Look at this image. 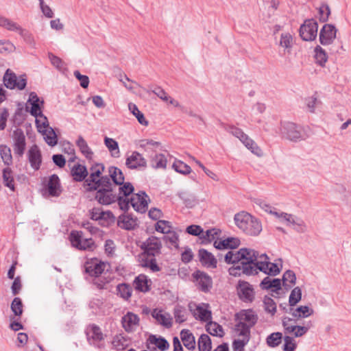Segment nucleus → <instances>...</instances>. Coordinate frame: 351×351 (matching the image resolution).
<instances>
[{"label":"nucleus","instance_id":"nucleus-27","mask_svg":"<svg viewBox=\"0 0 351 351\" xmlns=\"http://www.w3.org/2000/svg\"><path fill=\"white\" fill-rule=\"evenodd\" d=\"M109 178L112 179L114 186L119 185V186H123L125 183L124 182L125 178L122 171L118 167L111 166L108 168Z\"/></svg>","mask_w":351,"mask_h":351},{"label":"nucleus","instance_id":"nucleus-36","mask_svg":"<svg viewBox=\"0 0 351 351\" xmlns=\"http://www.w3.org/2000/svg\"><path fill=\"white\" fill-rule=\"evenodd\" d=\"M0 27L8 31L18 32L21 26L12 20L0 15Z\"/></svg>","mask_w":351,"mask_h":351},{"label":"nucleus","instance_id":"nucleus-31","mask_svg":"<svg viewBox=\"0 0 351 351\" xmlns=\"http://www.w3.org/2000/svg\"><path fill=\"white\" fill-rule=\"evenodd\" d=\"M289 313L295 318H305L311 315L313 310L307 306H300L296 308H290Z\"/></svg>","mask_w":351,"mask_h":351},{"label":"nucleus","instance_id":"nucleus-47","mask_svg":"<svg viewBox=\"0 0 351 351\" xmlns=\"http://www.w3.org/2000/svg\"><path fill=\"white\" fill-rule=\"evenodd\" d=\"M0 155L2 160L5 165H10L12 163L11 149L8 146L5 145H0Z\"/></svg>","mask_w":351,"mask_h":351},{"label":"nucleus","instance_id":"nucleus-35","mask_svg":"<svg viewBox=\"0 0 351 351\" xmlns=\"http://www.w3.org/2000/svg\"><path fill=\"white\" fill-rule=\"evenodd\" d=\"M3 183L11 191H14L15 185L13 177V173L10 167H6L3 170Z\"/></svg>","mask_w":351,"mask_h":351},{"label":"nucleus","instance_id":"nucleus-21","mask_svg":"<svg viewBox=\"0 0 351 351\" xmlns=\"http://www.w3.org/2000/svg\"><path fill=\"white\" fill-rule=\"evenodd\" d=\"M121 324L128 332H130L136 330L139 324V317L137 315L128 312L121 319Z\"/></svg>","mask_w":351,"mask_h":351},{"label":"nucleus","instance_id":"nucleus-40","mask_svg":"<svg viewBox=\"0 0 351 351\" xmlns=\"http://www.w3.org/2000/svg\"><path fill=\"white\" fill-rule=\"evenodd\" d=\"M150 162L152 167L154 169H165L167 160L165 155L158 154L151 158Z\"/></svg>","mask_w":351,"mask_h":351},{"label":"nucleus","instance_id":"nucleus-62","mask_svg":"<svg viewBox=\"0 0 351 351\" xmlns=\"http://www.w3.org/2000/svg\"><path fill=\"white\" fill-rule=\"evenodd\" d=\"M312 324L311 322H309L306 326H297L295 327L293 332L292 334H293L294 337H300L304 335L310 329Z\"/></svg>","mask_w":351,"mask_h":351},{"label":"nucleus","instance_id":"nucleus-11","mask_svg":"<svg viewBox=\"0 0 351 351\" xmlns=\"http://www.w3.org/2000/svg\"><path fill=\"white\" fill-rule=\"evenodd\" d=\"M318 24L314 19H306L300 27V36L305 41L314 40L317 36Z\"/></svg>","mask_w":351,"mask_h":351},{"label":"nucleus","instance_id":"nucleus-7","mask_svg":"<svg viewBox=\"0 0 351 351\" xmlns=\"http://www.w3.org/2000/svg\"><path fill=\"white\" fill-rule=\"evenodd\" d=\"M131 197L123 196L119 199V207L123 210H128L130 206L141 213L147 211L148 207V201L149 198L144 191H140L138 193H131Z\"/></svg>","mask_w":351,"mask_h":351},{"label":"nucleus","instance_id":"nucleus-26","mask_svg":"<svg viewBox=\"0 0 351 351\" xmlns=\"http://www.w3.org/2000/svg\"><path fill=\"white\" fill-rule=\"evenodd\" d=\"M152 315L160 324L166 328H170L172 326V318L169 313H163L160 310L154 309Z\"/></svg>","mask_w":351,"mask_h":351},{"label":"nucleus","instance_id":"nucleus-15","mask_svg":"<svg viewBox=\"0 0 351 351\" xmlns=\"http://www.w3.org/2000/svg\"><path fill=\"white\" fill-rule=\"evenodd\" d=\"M239 298L243 302H252L254 299V291L251 285L245 281H239L237 287Z\"/></svg>","mask_w":351,"mask_h":351},{"label":"nucleus","instance_id":"nucleus-46","mask_svg":"<svg viewBox=\"0 0 351 351\" xmlns=\"http://www.w3.org/2000/svg\"><path fill=\"white\" fill-rule=\"evenodd\" d=\"M199 351H210L211 340L208 335H202L198 339Z\"/></svg>","mask_w":351,"mask_h":351},{"label":"nucleus","instance_id":"nucleus-43","mask_svg":"<svg viewBox=\"0 0 351 351\" xmlns=\"http://www.w3.org/2000/svg\"><path fill=\"white\" fill-rule=\"evenodd\" d=\"M206 330L213 336L223 337V330L221 325L217 322H210L206 325Z\"/></svg>","mask_w":351,"mask_h":351},{"label":"nucleus","instance_id":"nucleus-44","mask_svg":"<svg viewBox=\"0 0 351 351\" xmlns=\"http://www.w3.org/2000/svg\"><path fill=\"white\" fill-rule=\"evenodd\" d=\"M194 316L201 321L207 322L211 319V312L202 306H197L194 311Z\"/></svg>","mask_w":351,"mask_h":351},{"label":"nucleus","instance_id":"nucleus-53","mask_svg":"<svg viewBox=\"0 0 351 351\" xmlns=\"http://www.w3.org/2000/svg\"><path fill=\"white\" fill-rule=\"evenodd\" d=\"M302 298V291L299 287H295L291 292L289 299V305L295 306Z\"/></svg>","mask_w":351,"mask_h":351},{"label":"nucleus","instance_id":"nucleus-6","mask_svg":"<svg viewBox=\"0 0 351 351\" xmlns=\"http://www.w3.org/2000/svg\"><path fill=\"white\" fill-rule=\"evenodd\" d=\"M105 167L101 163H95L89 169V176L84 182V187L87 191H95L100 186H106L109 184L110 178L108 176H101Z\"/></svg>","mask_w":351,"mask_h":351},{"label":"nucleus","instance_id":"nucleus-50","mask_svg":"<svg viewBox=\"0 0 351 351\" xmlns=\"http://www.w3.org/2000/svg\"><path fill=\"white\" fill-rule=\"evenodd\" d=\"M172 167L176 172L183 175H187L191 172V167L181 160H176L173 163Z\"/></svg>","mask_w":351,"mask_h":351},{"label":"nucleus","instance_id":"nucleus-16","mask_svg":"<svg viewBox=\"0 0 351 351\" xmlns=\"http://www.w3.org/2000/svg\"><path fill=\"white\" fill-rule=\"evenodd\" d=\"M236 319L239 322H242V324L251 328L256 324L258 317L253 310L246 309L242 310L237 313Z\"/></svg>","mask_w":351,"mask_h":351},{"label":"nucleus","instance_id":"nucleus-60","mask_svg":"<svg viewBox=\"0 0 351 351\" xmlns=\"http://www.w3.org/2000/svg\"><path fill=\"white\" fill-rule=\"evenodd\" d=\"M17 33L23 38L25 43L29 45H34V36L28 30L21 27Z\"/></svg>","mask_w":351,"mask_h":351},{"label":"nucleus","instance_id":"nucleus-9","mask_svg":"<svg viewBox=\"0 0 351 351\" xmlns=\"http://www.w3.org/2000/svg\"><path fill=\"white\" fill-rule=\"evenodd\" d=\"M71 244L80 250L93 251L96 245L91 238H84L82 231H72L70 234Z\"/></svg>","mask_w":351,"mask_h":351},{"label":"nucleus","instance_id":"nucleus-3","mask_svg":"<svg viewBox=\"0 0 351 351\" xmlns=\"http://www.w3.org/2000/svg\"><path fill=\"white\" fill-rule=\"evenodd\" d=\"M84 271L93 277V284L99 289H106V286L112 280L111 274L108 271L107 265L97 259H92L84 264Z\"/></svg>","mask_w":351,"mask_h":351},{"label":"nucleus","instance_id":"nucleus-10","mask_svg":"<svg viewBox=\"0 0 351 351\" xmlns=\"http://www.w3.org/2000/svg\"><path fill=\"white\" fill-rule=\"evenodd\" d=\"M3 83L5 87L9 89L16 88L22 90L27 85L26 75H21L18 77L12 70L8 69L3 75Z\"/></svg>","mask_w":351,"mask_h":351},{"label":"nucleus","instance_id":"nucleus-28","mask_svg":"<svg viewBox=\"0 0 351 351\" xmlns=\"http://www.w3.org/2000/svg\"><path fill=\"white\" fill-rule=\"evenodd\" d=\"M88 175V171L84 165L77 164L71 169V176L76 182H84Z\"/></svg>","mask_w":351,"mask_h":351},{"label":"nucleus","instance_id":"nucleus-14","mask_svg":"<svg viewBox=\"0 0 351 351\" xmlns=\"http://www.w3.org/2000/svg\"><path fill=\"white\" fill-rule=\"evenodd\" d=\"M337 29L331 24H325L319 32V42L323 45H331L336 38Z\"/></svg>","mask_w":351,"mask_h":351},{"label":"nucleus","instance_id":"nucleus-64","mask_svg":"<svg viewBox=\"0 0 351 351\" xmlns=\"http://www.w3.org/2000/svg\"><path fill=\"white\" fill-rule=\"evenodd\" d=\"M285 343L283 350L285 351H293L296 348V344L294 342L293 337L285 336L284 338Z\"/></svg>","mask_w":351,"mask_h":351},{"label":"nucleus","instance_id":"nucleus-48","mask_svg":"<svg viewBox=\"0 0 351 351\" xmlns=\"http://www.w3.org/2000/svg\"><path fill=\"white\" fill-rule=\"evenodd\" d=\"M163 241L169 247H178V235L173 231H170L169 233L163 236Z\"/></svg>","mask_w":351,"mask_h":351},{"label":"nucleus","instance_id":"nucleus-29","mask_svg":"<svg viewBox=\"0 0 351 351\" xmlns=\"http://www.w3.org/2000/svg\"><path fill=\"white\" fill-rule=\"evenodd\" d=\"M250 329L249 326H245L242 324V322H239L235 324L234 328V336L239 337V339L249 340L250 339Z\"/></svg>","mask_w":351,"mask_h":351},{"label":"nucleus","instance_id":"nucleus-34","mask_svg":"<svg viewBox=\"0 0 351 351\" xmlns=\"http://www.w3.org/2000/svg\"><path fill=\"white\" fill-rule=\"evenodd\" d=\"M220 234V230L219 229L213 228L204 232L203 230L200 239H202V243L206 244L212 242L215 239H217Z\"/></svg>","mask_w":351,"mask_h":351},{"label":"nucleus","instance_id":"nucleus-22","mask_svg":"<svg viewBox=\"0 0 351 351\" xmlns=\"http://www.w3.org/2000/svg\"><path fill=\"white\" fill-rule=\"evenodd\" d=\"M86 337L90 344L96 345L104 339V335L99 327L91 325L86 329Z\"/></svg>","mask_w":351,"mask_h":351},{"label":"nucleus","instance_id":"nucleus-56","mask_svg":"<svg viewBox=\"0 0 351 351\" xmlns=\"http://www.w3.org/2000/svg\"><path fill=\"white\" fill-rule=\"evenodd\" d=\"M155 229L157 232L166 234L171 231V223L165 220H159L156 223Z\"/></svg>","mask_w":351,"mask_h":351},{"label":"nucleus","instance_id":"nucleus-18","mask_svg":"<svg viewBox=\"0 0 351 351\" xmlns=\"http://www.w3.org/2000/svg\"><path fill=\"white\" fill-rule=\"evenodd\" d=\"M161 246V242L157 237H151L142 244L141 248L148 256H155L159 254Z\"/></svg>","mask_w":351,"mask_h":351},{"label":"nucleus","instance_id":"nucleus-45","mask_svg":"<svg viewBox=\"0 0 351 351\" xmlns=\"http://www.w3.org/2000/svg\"><path fill=\"white\" fill-rule=\"evenodd\" d=\"M240 141L252 153L256 155H259L261 149L257 146L256 143L252 138H250L246 134Z\"/></svg>","mask_w":351,"mask_h":351},{"label":"nucleus","instance_id":"nucleus-1","mask_svg":"<svg viewBox=\"0 0 351 351\" xmlns=\"http://www.w3.org/2000/svg\"><path fill=\"white\" fill-rule=\"evenodd\" d=\"M253 252L254 253V256L244 263V266H242L245 275L258 274V271L270 276H276L280 272L278 265L276 263H271L266 254H259L254 250Z\"/></svg>","mask_w":351,"mask_h":351},{"label":"nucleus","instance_id":"nucleus-32","mask_svg":"<svg viewBox=\"0 0 351 351\" xmlns=\"http://www.w3.org/2000/svg\"><path fill=\"white\" fill-rule=\"evenodd\" d=\"M39 132L43 134L46 143L49 145L54 146L57 144V135L52 128L48 127L46 129H43L42 130L39 129Z\"/></svg>","mask_w":351,"mask_h":351},{"label":"nucleus","instance_id":"nucleus-58","mask_svg":"<svg viewBox=\"0 0 351 351\" xmlns=\"http://www.w3.org/2000/svg\"><path fill=\"white\" fill-rule=\"evenodd\" d=\"M282 326L285 333L292 334L295 327L296 326L295 321L289 317H284L282 319Z\"/></svg>","mask_w":351,"mask_h":351},{"label":"nucleus","instance_id":"nucleus-30","mask_svg":"<svg viewBox=\"0 0 351 351\" xmlns=\"http://www.w3.org/2000/svg\"><path fill=\"white\" fill-rule=\"evenodd\" d=\"M117 225L123 229L132 230L136 226V222L131 216L128 215H122L119 217Z\"/></svg>","mask_w":351,"mask_h":351},{"label":"nucleus","instance_id":"nucleus-17","mask_svg":"<svg viewBox=\"0 0 351 351\" xmlns=\"http://www.w3.org/2000/svg\"><path fill=\"white\" fill-rule=\"evenodd\" d=\"M45 190L51 197H58L61 194L60 182L57 175L53 174L49 177L45 185Z\"/></svg>","mask_w":351,"mask_h":351},{"label":"nucleus","instance_id":"nucleus-57","mask_svg":"<svg viewBox=\"0 0 351 351\" xmlns=\"http://www.w3.org/2000/svg\"><path fill=\"white\" fill-rule=\"evenodd\" d=\"M12 311L16 316H21L23 313V304L19 298H14L11 304Z\"/></svg>","mask_w":351,"mask_h":351},{"label":"nucleus","instance_id":"nucleus-23","mask_svg":"<svg viewBox=\"0 0 351 351\" xmlns=\"http://www.w3.org/2000/svg\"><path fill=\"white\" fill-rule=\"evenodd\" d=\"M169 347L168 341L163 337H157L156 335H152L147 340V348L149 349L155 350L156 348L160 351L167 350Z\"/></svg>","mask_w":351,"mask_h":351},{"label":"nucleus","instance_id":"nucleus-55","mask_svg":"<svg viewBox=\"0 0 351 351\" xmlns=\"http://www.w3.org/2000/svg\"><path fill=\"white\" fill-rule=\"evenodd\" d=\"M293 38L289 33H282L280 35L279 45L285 49H290L292 47Z\"/></svg>","mask_w":351,"mask_h":351},{"label":"nucleus","instance_id":"nucleus-42","mask_svg":"<svg viewBox=\"0 0 351 351\" xmlns=\"http://www.w3.org/2000/svg\"><path fill=\"white\" fill-rule=\"evenodd\" d=\"M128 108L132 114L137 119L140 124L145 126L148 125V121L145 118L144 114L138 110L136 104L130 103L128 104Z\"/></svg>","mask_w":351,"mask_h":351},{"label":"nucleus","instance_id":"nucleus-19","mask_svg":"<svg viewBox=\"0 0 351 351\" xmlns=\"http://www.w3.org/2000/svg\"><path fill=\"white\" fill-rule=\"evenodd\" d=\"M193 278L195 279L199 289L205 293L208 292L213 287L212 278L206 273L197 271L193 274Z\"/></svg>","mask_w":351,"mask_h":351},{"label":"nucleus","instance_id":"nucleus-39","mask_svg":"<svg viewBox=\"0 0 351 351\" xmlns=\"http://www.w3.org/2000/svg\"><path fill=\"white\" fill-rule=\"evenodd\" d=\"M135 289L142 292H147L149 291L148 280L146 276L139 275L137 276L133 283Z\"/></svg>","mask_w":351,"mask_h":351},{"label":"nucleus","instance_id":"nucleus-41","mask_svg":"<svg viewBox=\"0 0 351 351\" xmlns=\"http://www.w3.org/2000/svg\"><path fill=\"white\" fill-rule=\"evenodd\" d=\"M117 295L125 300H128L132 292V287L126 283L119 284L117 286Z\"/></svg>","mask_w":351,"mask_h":351},{"label":"nucleus","instance_id":"nucleus-25","mask_svg":"<svg viewBox=\"0 0 351 351\" xmlns=\"http://www.w3.org/2000/svg\"><path fill=\"white\" fill-rule=\"evenodd\" d=\"M180 338L186 349L193 350L195 348L196 343L195 337L189 330H182L180 332Z\"/></svg>","mask_w":351,"mask_h":351},{"label":"nucleus","instance_id":"nucleus-54","mask_svg":"<svg viewBox=\"0 0 351 351\" xmlns=\"http://www.w3.org/2000/svg\"><path fill=\"white\" fill-rule=\"evenodd\" d=\"M263 304L265 311L274 315L276 312V304L274 300L269 297L265 296L263 299Z\"/></svg>","mask_w":351,"mask_h":351},{"label":"nucleus","instance_id":"nucleus-38","mask_svg":"<svg viewBox=\"0 0 351 351\" xmlns=\"http://www.w3.org/2000/svg\"><path fill=\"white\" fill-rule=\"evenodd\" d=\"M112 345L117 350H123L129 346V341L122 335H117L112 339Z\"/></svg>","mask_w":351,"mask_h":351},{"label":"nucleus","instance_id":"nucleus-51","mask_svg":"<svg viewBox=\"0 0 351 351\" xmlns=\"http://www.w3.org/2000/svg\"><path fill=\"white\" fill-rule=\"evenodd\" d=\"M282 338V335L281 332H273L267 337L266 341L269 347L274 348L281 343Z\"/></svg>","mask_w":351,"mask_h":351},{"label":"nucleus","instance_id":"nucleus-59","mask_svg":"<svg viewBox=\"0 0 351 351\" xmlns=\"http://www.w3.org/2000/svg\"><path fill=\"white\" fill-rule=\"evenodd\" d=\"M283 285L287 286V282L290 283V285H294L296 281V276L295 273L291 270H287L285 272L282 276Z\"/></svg>","mask_w":351,"mask_h":351},{"label":"nucleus","instance_id":"nucleus-24","mask_svg":"<svg viewBox=\"0 0 351 351\" xmlns=\"http://www.w3.org/2000/svg\"><path fill=\"white\" fill-rule=\"evenodd\" d=\"M199 256L200 262L208 267L216 268L217 261L212 253L205 249L199 250Z\"/></svg>","mask_w":351,"mask_h":351},{"label":"nucleus","instance_id":"nucleus-12","mask_svg":"<svg viewBox=\"0 0 351 351\" xmlns=\"http://www.w3.org/2000/svg\"><path fill=\"white\" fill-rule=\"evenodd\" d=\"M13 150L18 157H22L26 149V140L23 131L17 128L13 132Z\"/></svg>","mask_w":351,"mask_h":351},{"label":"nucleus","instance_id":"nucleus-2","mask_svg":"<svg viewBox=\"0 0 351 351\" xmlns=\"http://www.w3.org/2000/svg\"><path fill=\"white\" fill-rule=\"evenodd\" d=\"M96 191L95 198L99 204L102 205H110L115 202L119 204V199L123 196H130L134 191V186L130 182H125L119 187V193L117 194L113 184L110 180L109 184L106 186H100Z\"/></svg>","mask_w":351,"mask_h":351},{"label":"nucleus","instance_id":"nucleus-49","mask_svg":"<svg viewBox=\"0 0 351 351\" xmlns=\"http://www.w3.org/2000/svg\"><path fill=\"white\" fill-rule=\"evenodd\" d=\"M315 58L316 62L320 66H324L328 60V56L325 51L319 45H317L315 48Z\"/></svg>","mask_w":351,"mask_h":351},{"label":"nucleus","instance_id":"nucleus-8","mask_svg":"<svg viewBox=\"0 0 351 351\" xmlns=\"http://www.w3.org/2000/svg\"><path fill=\"white\" fill-rule=\"evenodd\" d=\"M280 134L282 138L292 142H299L307 137L301 125L289 121L281 123Z\"/></svg>","mask_w":351,"mask_h":351},{"label":"nucleus","instance_id":"nucleus-20","mask_svg":"<svg viewBox=\"0 0 351 351\" xmlns=\"http://www.w3.org/2000/svg\"><path fill=\"white\" fill-rule=\"evenodd\" d=\"M27 158L31 167L37 171L42 163V156L39 147L36 145H32L27 152Z\"/></svg>","mask_w":351,"mask_h":351},{"label":"nucleus","instance_id":"nucleus-52","mask_svg":"<svg viewBox=\"0 0 351 351\" xmlns=\"http://www.w3.org/2000/svg\"><path fill=\"white\" fill-rule=\"evenodd\" d=\"M139 146L145 151L154 150L160 146V143L152 139H143L139 141Z\"/></svg>","mask_w":351,"mask_h":351},{"label":"nucleus","instance_id":"nucleus-4","mask_svg":"<svg viewBox=\"0 0 351 351\" xmlns=\"http://www.w3.org/2000/svg\"><path fill=\"white\" fill-rule=\"evenodd\" d=\"M254 254L253 250L250 248H241L235 252L228 251L224 256L226 263L228 264H237L229 269L230 275L238 276L245 274L242 266H244V263L251 259Z\"/></svg>","mask_w":351,"mask_h":351},{"label":"nucleus","instance_id":"nucleus-13","mask_svg":"<svg viewBox=\"0 0 351 351\" xmlns=\"http://www.w3.org/2000/svg\"><path fill=\"white\" fill-rule=\"evenodd\" d=\"M125 166L130 169H145L147 167V160L141 154L134 151L127 156Z\"/></svg>","mask_w":351,"mask_h":351},{"label":"nucleus","instance_id":"nucleus-5","mask_svg":"<svg viewBox=\"0 0 351 351\" xmlns=\"http://www.w3.org/2000/svg\"><path fill=\"white\" fill-rule=\"evenodd\" d=\"M234 220L238 228L247 235L258 236L262 231L261 221L247 212L237 213Z\"/></svg>","mask_w":351,"mask_h":351},{"label":"nucleus","instance_id":"nucleus-61","mask_svg":"<svg viewBox=\"0 0 351 351\" xmlns=\"http://www.w3.org/2000/svg\"><path fill=\"white\" fill-rule=\"evenodd\" d=\"M174 317L176 322L178 323H182L186 321V311L184 308L181 306H178L174 309Z\"/></svg>","mask_w":351,"mask_h":351},{"label":"nucleus","instance_id":"nucleus-63","mask_svg":"<svg viewBox=\"0 0 351 351\" xmlns=\"http://www.w3.org/2000/svg\"><path fill=\"white\" fill-rule=\"evenodd\" d=\"M36 124L38 131L39 129L42 130L49 127L47 118L43 113L38 115V117H36Z\"/></svg>","mask_w":351,"mask_h":351},{"label":"nucleus","instance_id":"nucleus-33","mask_svg":"<svg viewBox=\"0 0 351 351\" xmlns=\"http://www.w3.org/2000/svg\"><path fill=\"white\" fill-rule=\"evenodd\" d=\"M76 145L79 147L82 154L88 160H91L93 156V152L88 145L86 141L82 136H79L76 141Z\"/></svg>","mask_w":351,"mask_h":351},{"label":"nucleus","instance_id":"nucleus-37","mask_svg":"<svg viewBox=\"0 0 351 351\" xmlns=\"http://www.w3.org/2000/svg\"><path fill=\"white\" fill-rule=\"evenodd\" d=\"M105 145L110 152L111 156L114 158H119L120 156V150L118 143L113 138L105 137Z\"/></svg>","mask_w":351,"mask_h":351}]
</instances>
